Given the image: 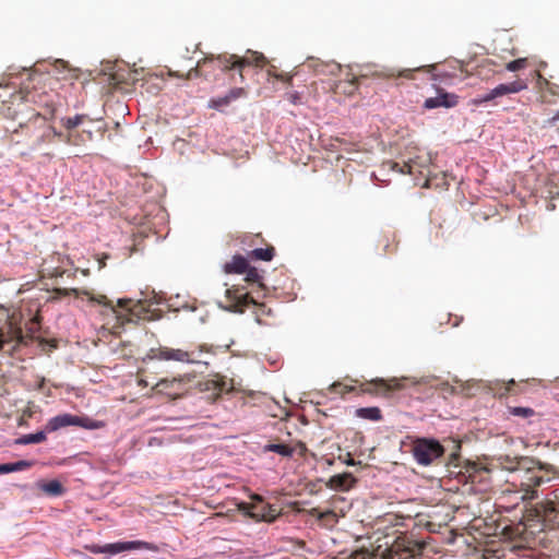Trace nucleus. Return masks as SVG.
I'll return each instance as SVG.
<instances>
[{"mask_svg":"<svg viewBox=\"0 0 559 559\" xmlns=\"http://www.w3.org/2000/svg\"><path fill=\"white\" fill-rule=\"evenodd\" d=\"M226 306L225 308L233 312H243L250 305L258 306L257 320L260 323V314H271V309L264 305H258L243 287L231 286L225 292Z\"/></svg>","mask_w":559,"mask_h":559,"instance_id":"nucleus-8","label":"nucleus"},{"mask_svg":"<svg viewBox=\"0 0 559 559\" xmlns=\"http://www.w3.org/2000/svg\"><path fill=\"white\" fill-rule=\"evenodd\" d=\"M527 60L525 58H519L507 63L506 69L515 72L526 67Z\"/></svg>","mask_w":559,"mask_h":559,"instance_id":"nucleus-40","label":"nucleus"},{"mask_svg":"<svg viewBox=\"0 0 559 559\" xmlns=\"http://www.w3.org/2000/svg\"><path fill=\"white\" fill-rule=\"evenodd\" d=\"M399 171L402 174H412V166L409 164H404L403 167L399 168Z\"/></svg>","mask_w":559,"mask_h":559,"instance_id":"nucleus-49","label":"nucleus"},{"mask_svg":"<svg viewBox=\"0 0 559 559\" xmlns=\"http://www.w3.org/2000/svg\"><path fill=\"white\" fill-rule=\"evenodd\" d=\"M425 548L426 544L424 542H418L411 535L402 534L382 554L381 559H412L421 555Z\"/></svg>","mask_w":559,"mask_h":559,"instance_id":"nucleus-7","label":"nucleus"},{"mask_svg":"<svg viewBox=\"0 0 559 559\" xmlns=\"http://www.w3.org/2000/svg\"><path fill=\"white\" fill-rule=\"evenodd\" d=\"M307 451V445L299 440H292L288 443L270 442L262 448L263 453L274 452L283 457H292L294 453H297L300 457H304Z\"/></svg>","mask_w":559,"mask_h":559,"instance_id":"nucleus-15","label":"nucleus"},{"mask_svg":"<svg viewBox=\"0 0 559 559\" xmlns=\"http://www.w3.org/2000/svg\"><path fill=\"white\" fill-rule=\"evenodd\" d=\"M199 391L204 394V399L215 402L223 394L234 390L231 380L221 374H214L210 378L201 380L198 384Z\"/></svg>","mask_w":559,"mask_h":559,"instance_id":"nucleus-13","label":"nucleus"},{"mask_svg":"<svg viewBox=\"0 0 559 559\" xmlns=\"http://www.w3.org/2000/svg\"><path fill=\"white\" fill-rule=\"evenodd\" d=\"M168 73L170 76H175V78H183L185 76L183 74L179 73V71L169 70Z\"/></svg>","mask_w":559,"mask_h":559,"instance_id":"nucleus-51","label":"nucleus"},{"mask_svg":"<svg viewBox=\"0 0 559 559\" xmlns=\"http://www.w3.org/2000/svg\"><path fill=\"white\" fill-rule=\"evenodd\" d=\"M150 546L146 542L142 540H133V542H118L112 544H106V545H92L88 546L87 549L92 554H110L116 555L119 552L128 551V550H134V549H148Z\"/></svg>","mask_w":559,"mask_h":559,"instance_id":"nucleus-16","label":"nucleus"},{"mask_svg":"<svg viewBox=\"0 0 559 559\" xmlns=\"http://www.w3.org/2000/svg\"><path fill=\"white\" fill-rule=\"evenodd\" d=\"M496 99L495 96H493V92L492 90L484 95H479L478 97L474 98L472 100V103L476 106L478 105H481V104H485V103H489L491 100Z\"/></svg>","mask_w":559,"mask_h":559,"instance_id":"nucleus-42","label":"nucleus"},{"mask_svg":"<svg viewBox=\"0 0 559 559\" xmlns=\"http://www.w3.org/2000/svg\"><path fill=\"white\" fill-rule=\"evenodd\" d=\"M2 90H3V85L0 83V102H1L2 104H8V105H7V107H8V106H10V99H9V100H7V99L4 98V97H5V95H3Z\"/></svg>","mask_w":559,"mask_h":559,"instance_id":"nucleus-50","label":"nucleus"},{"mask_svg":"<svg viewBox=\"0 0 559 559\" xmlns=\"http://www.w3.org/2000/svg\"><path fill=\"white\" fill-rule=\"evenodd\" d=\"M329 511H334L340 518H344L352 508V503L345 497L334 495L329 499Z\"/></svg>","mask_w":559,"mask_h":559,"instance_id":"nucleus-24","label":"nucleus"},{"mask_svg":"<svg viewBox=\"0 0 559 559\" xmlns=\"http://www.w3.org/2000/svg\"><path fill=\"white\" fill-rule=\"evenodd\" d=\"M56 71L61 74L58 79L73 81L79 78V71L76 69L68 68V64L63 60H57L53 64Z\"/></svg>","mask_w":559,"mask_h":559,"instance_id":"nucleus-27","label":"nucleus"},{"mask_svg":"<svg viewBox=\"0 0 559 559\" xmlns=\"http://www.w3.org/2000/svg\"><path fill=\"white\" fill-rule=\"evenodd\" d=\"M417 70H420V68H417V69H405V70H402L397 73H395L393 70H390L388 72L384 73V76L385 78H395V76H401V78H405V79H414V72L417 71Z\"/></svg>","mask_w":559,"mask_h":559,"instance_id":"nucleus-38","label":"nucleus"},{"mask_svg":"<svg viewBox=\"0 0 559 559\" xmlns=\"http://www.w3.org/2000/svg\"><path fill=\"white\" fill-rule=\"evenodd\" d=\"M229 104H230V102L228 99L227 94L225 96H221V97L211 99V107L216 108V109H219Z\"/></svg>","mask_w":559,"mask_h":559,"instance_id":"nucleus-43","label":"nucleus"},{"mask_svg":"<svg viewBox=\"0 0 559 559\" xmlns=\"http://www.w3.org/2000/svg\"><path fill=\"white\" fill-rule=\"evenodd\" d=\"M85 116L83 115H76L74 117H68L62 119V126L69 131V132H75L74 129L80 126Z\"/></svg>","mask_w":559,"mask_h":559,"instance_id":"nucleus-34","label":"nucleus"},{"mask_svg":"<svg viewBox=\"0 0 559 559\" xmlns=\"http://www.w3.org/2000/svg\"><path fill=\"white\" fill-rule=\"evenodd\" d=\"M412 453L420 465H430L444 454L443 445L428 438H417L412 444Z\"/></svg>","mask_w":559,"mask_h":559,"instance_id":"nucleus-11","label":"nucleus"},{"mask_svg":"<svg viewBox=\"0 0 559 559\" xmlns=\"http://www.w3.org/2000/svg\"><path fill=\"white\" fill-rule=\"evenodd\" d=\"M154 353L153 357L159 360H175L187 364H205V355L214 354L213 347L206 344L191 346L189 349L159 347Z\"/></svg>","mask_w":559,"mask_h":559,"instance_id":"nucleus-6","label":"nucleus"},{"mask_svg":"<svg viewBox=\"0 0 559 559\" xmlns=\"http://www.w3.org/2000/svg\"><path fill=\"white\" fill-rule=\"evenodd\" d=\"M44 79L43 74L28 72L27 83L24 82L17 92L10 94V106L3 109L4 115L13 120L24 114H32L27 124L21 123V128L27 131H32L37 121L51 120L59 105L57 93L38 86Z\"/></svg>","mask_w":559,"mask_h":559,"instance_id":"nucleus-1","label":"nucleus"},{"mask_svg":"<svg viewBox=\"0 0 559 559\" xmlns=\"http://www.w3.org/2000/svg\"><path fill=\"white\" fill-rule=\"evenodd\" d=\"M359 380L350 379L349 383L345 382H334L330 386V391L335 394H340L341 396H344L347 393L355 392L358 394L359 388Z\"/></svg>","mask_w":559,"mask_h":559,"instance_id":"nucleus-26","label":"nucleus"},{"mask_svg":"<svg viewBox=\"0 0 559 559\" xmlns=\"http://www.w3.org/2000/svg\"><path fill=\"white\" fill-rule=\"evenodd\" d=\"M68 426H78L85 429L94 430L103 428L105 424L103 421L94 420L88 417H81L66 413L50 418L45 426V430L47 432H53Z\"/></svg>","mask_w":559,"mask_h":559,"instance_id":"nucleus-12","label":"nucleus"},{"mask_svg":"<svg viewBox=\"0 0 559 559\" xmlns=\"http://www.w3.org/2000/svg\"><path fill=\"white\" fill-rule=\"evenodd\" d=\"M83 294L87 296L90 301L105 307L106 312L111 313L120 325L147 318L148 309L145 302L141 300L120 298L117 304H114L106 295H94L86 290Z\"/></svg>","mask_w":559,"mask_h":559,"instance_id":"nucleus-3","label":"nucleus"},{"mask_svg":"<svg viewBox=\"0 0 559 559\" xmlns=\"http://www.w3.org/2000/svg\"><path fill=\"white\" fill-rule=\"evenodd\" d=\"M321 69L317 68V72H324V68L328 69V72L331 74H335L340 71V64L332 62V63H322L319 66Z\"/></svg>","mask_w":559,"mask_h":559,"instance_id":"nucleus-44","label":"nucleus"},{"mask_svg":"<svg viewBox=\"0 0 559 559\" xmlns=\"http://www.w3.org/2000/svg\"><path fill=\"white\" fill-rule=\"evenodd\" d=\"M71 290L75 294V296H78V295H79V290H78V289L73 288V289H71Z\"/></svg>","mask_w":559,"mask_h":559,"instance_id":"nucleus-56","label":"nucleus"},{"mask_svg":"<svg viewBox=\"0 0 559 559\" xmlns=\"http://www.w3.org/2000/svg\"><path fill=\"white\" fill-rule=\"evenodd\" d=\"M345 463H346L347 465H349V466H353V465H355V464H356V463H355V461H354L353 459H350V457H349L347 461H345Z\"/></svg>","mask_w":559,"mask_h":559,"instance_id":"nucleus-52","label":"nucleus"},{"mask_svg":"<svg viewBox=\"0 0 559 559\" xmlns=\"http://www.w3.org/2000/svg\"><path fill=\"white\" fill-rule=\"evenodd\" d=\"M307 513L314 518L319 525L332 530L336 526L338 523V520L341 519L338 515L334 513V511H329L328 509L324 511H321L319 508H312L307 511Z\"/></svg>","mask_w":559,"mask_h":559,"instance_id":"nucleus-20","label":"nucleus"},{"mask_svg":"<svg viewBox=\"0 0 559 559\" xmlns=\"http://www.w3.org/2000/svg\"><path fill=\"white\" fill-rule=\"evenodd\" d=\"M243 274H246V277H245L246 282L252 283V284L258 283L259 286H262L261 275L259 274V272L255 267H251L248 265V269Z\"/></svg>","mask_w":559,"mask_h":559,"instance_id":"nucleus-37","label":"nucleus"},{"mask_svg":"<svg viewBox=\"0 0 559 559\" xmlns=\"http://www.w3.org/2000/svg\"><path fill=\"white\" fill-rule=\"evenodd\" d=\"M509 413L513 416L528 418L535 415V411L531 407H510Z\"/></svg>","mask_w":559,"mask_h":559,"instance_id":"nucleus-36","label":"nucleus"},{"mask_svg":"<svg viewBox=\"0 0 559 559\" xmlns=\"http://www.w3.org/2000/svg\"><path fill=\"white\" fill-rule=\"evenodd\" d=\"M185 384L183 378L162 379L153 386V391L171 399H177L183 394L186 390Z\"/></svg>","mask_w":559,"mask_h":559,"instance_id":"nucleus-17","label":"nucleus"},{"mask_svg":"<svg viewBox=\"0 0 559 559\" xmlns=\"http://www.w3.org/2000/svg\"><path fill=\"white\" fill-rule=\"evenodd\" d=\"M84 139H81V136L76 132H68L66 142L71 145H80L84 143Z\"/></svg>","mask_w":559,"mask_h":559,"instance_id":"nucleus-45","label":"nucleus"},{"mask_svg":"<svg viewBox=\"0 0 559 559\" xmlns=\"http://www.w3.org/2000/svg\"><path fill=\"white\" fill-rule=\"evenodd\" d=\"M248 265V260L245 257L236 254L229 262L225 263L224 271L228 274H243Z\"/></svg>","mask_w":559,"mask_h":559,"instance_id":"nucleus-25","label":"nucleus"},{"mask_svg":"<svg viewBox=\"0 0 559 559\" xmlns=\"http://www.w3.org/2000/svg\"><path fill=\"white\" fill-rule=\"evenodd\" d=\"M358 90L357 79H353L349 81H341L335 85V91L337 93H343L346 95H353Z\"/></svg>","mask_w":559,"mask_h":559,"instance_id":"nucleus-31","label":"nucleus"},{"mask_svg":"<svg viewBox=\"0 0 559 559\" xmlns=\"http://www.w3.org/2000/svg\"><path fill=\"white\" fill-rule=\"evenodd\" d=\"M358 388V395L388 396L391 392L401 390L403 384L397 379L384 380L378 378L366 382L359 381Z\"/></svg>","mask_w":559,"mask_h":559,"instance_id":"nucleus-14","label":"nucleus"},{"mask_svg":"<svg viewBox=\"0 0 559 559\" xmlns=\"http://www.w3.org/2000/svg\"><path fill=\"white\" fill-rule=\"evenodd\" d=\"M47 439L46 430L38 431L36 433L24 435L16 440L17 444H31V443H40Z\"/></svg>","mask_w":559,"mask_h":559,"instance_id":"nucleus-32","label":"nucleus"},{"mask_svg":"<svg viewBox=\"0 0 559 559\" xmlns=\"http://www.w3.org/2000/svg\"><path fill=\"white\" fill-rule=\"evenodd\" d=\"M0 474H2V464H0Z\"/></svg>","mask_w":559,"mask_h":559,"instance_id":"nucleus-57","label":"nucleus"},{"mask_svg":"<svg viewBox=\"0 0 559 559\" xmlns=\"http://www.w3.org/2000/svg\"><path fill=\"white\" fill-rule=\"evenodd\" d=\"M356 416L372 421H379L382 419L381 409L377 406L357 408Z\"/></svg>","mask_w":559,"mask_h":559,"instance_id":"nucleus-28","label":"nucleus"},{"mask_svg":"<svg viewBox=\"0 0 559 559\" xmlns=\"http://www.w3.org/2000/svg\"><path fill=\"white\" fill-rule=\"evenodd\" d=\"M357 483V479L350 473H343L333 475L326 481V487L332 490H341L348 491L350 490Z\"/></svg>","mask_w":559,"mask_h":559,"instance_id":"nucleus-19","label":"nucleus"},{"mask_svg":"<svg viewBox=\"0 0 559 559\" xmlns=\"http://www.w3.org/2000/svg\"><path fill=\"white\" fill-rule=\"evenodd\" d=\"M40 489L48 496L58 497L64 493V487L59 480H50L40 485Z\"/></svg>","mask_w":559,"mask_h":559,"instance_id":"nucleus-29","label":"nucleus"},{"mask_svg":"<svg viewBox=\"0 0 559 559\" xmlns=\"http://www.w3.org/2000/svg\"><path fill=\"white\" fill-rule=\"evenodd\" d=\"M537 467H526L523 476L520 477V483L516 485L515 481L512 486L516 487L514 493L519 495L518 499L521 501L533 500L536 498V488L550 480L545 478L540 473L546 471L547 473H555V467L549 464H543L537 462Z\"/></svg>","mask_w":559,"mask_h":559,"instance_id":"nucleus-5","label":"nucleus"},{"mask_svg":"<svg viewBox=\"0 0 559 559\" xmlns=\"http://www.w3.org/2000/svg\"><path fill=\"white\" fill-rule=\"evenodd\" d=\"M246 95L247 92L243 87H234L227 93L230 103Z\"/></svg>","mask_w":559,"mask_h":559,"instance_id":"nucleus-41","label":"nucleus"},{"mask_svg":"<svg viewBox=\"0 0 559 559\" xmlns=\"http://www.w3.org/2000/svg\"><path fill=\"white\" fill-rule=\"evenodd\" d=\"M457 104V96L455 94H450L444 92L443 90L438 91V95L436 97H429L424 103V108L426 109H435L439 107L452 108Z\"/></svg>","mask_w":559,"mask_h":559,"instance_id":"nucleus-18","label":"nucleus"},{"mask_svg":"<svg viewBox=\"0 0 559 559\" xmlns=\"http://www.w3.org/2000/svg\"><path fill=\"white\" fill-rule=\"evenodd\" d=\"M29 466H31V463L27 461H19L15 463L2 464V474L26 469Z\"/></svg>","mask_w":559,"mask_h":559,"instance_id":"nucleus-35","label":"nucleus"},{"mask_svg":"<svg viewBox=\"0 0 559 559\" xmlns=\"http://www.w3.org/2000/svg\"><path fill=\"white\" fill-rule=\"evenodd\" d=\"M28 336L8 314H0V350L13 352L20 344H27Z\"/></svg>","mask_w":559,"mask_h":559,"instance_id":"nucleus-9","label":"nucleus"},{"mask_svg":"<svg viewBox=\"0 0 559 559\" xmlns=\"http://www.w3.org/2000/svg\"><path fill=\"white\" fill-rule=\"evenodd\" d=\"M399 167V164L397 163H393L392 164V169H396Z\"/></svg>","mask_w":559,"mask_h":559,"instance_id":"nucleus-54","label":"nucleus"},{"mask_svg":"<svg viewBox=\"0 0 559 559\" xmlns=\"http://www.w3.org/2000/svg\"><path fill=\"white\" fill-rule=\"evenodd\" d=\"M522 469H524V467H518V468H515L514 471H515L516 473H520V472H522Z\"/></svg>","mask_w":559,"mask_h":559,"instance_id":"nucleus-55","label":"nucleus"},{"mask_svg":"<svg viewBox=\"0 0 559 559\" xmlns=\"http://www.w3.org/2000/svg\"><path fill=\"white\" fill-rule=\"evenodd\" d=\"M111 80H112L111 84L115 86H118L122 82V74L116 73V74L111 75Z\"/></svg>","mask_w":559,"mask_h":559,"instance_id":"nucleus-47","label":"nucleus"},{"mask_svg":"<svg viewBox=\"0 0 559 559\" xmlns=\"http://www.w3.org/2000/svg\"><path fill=\"white\" fill-rule=\"evenodd\" d=\"M523 390L521 388V383H516L513 379L508 381L504 385V392L501 393L502 395L507 394H520Z\"/></svg>","mask_w":559,"mask_h":559,"instance_id":"nucleus-39","label":"nucleus"},{"mask_svg":"<svg viewBox=\"0 0 559 559\" xmlns=\"http://www.w3.org/2000/svg\"><path fill=\"white\" fill-rule=\"evenodd\" d=\"M275 249L272 246L266 248H258L249 252V258L253 260L271 261L274 257Z\"/></svg>","mask_w":559,"mask_h":559,"instance_id":"nucleus-30","label":"nucleus"},{"mask_svg":"<svg viewBox=\"0 0 559 559\" xmlns=\"http://www.w3.org/2000/svg\"><path fill=\"white\" fill-rule=\"evenodd\" d=\"M139 384L142 385V386H147L148 385V383L145 380H143V379H139Z\"/></svg>","mask_w":559,"mask_h":559,"instance_id":"nucleus-53","label":"nucleus"},{"mask_svg":"<svg viewBox=\"0 0 559 559\" xmlns=\"http://www.w3.org/2000/svg\"><path fill=\"white\" fill-rule=\"evenodd\" d=\"M286 99L293 105L301 104V94L299 92L293 91L285 94Z\"/></svg>","mask_w":559,"mask_h":559,"instance_id":"nucleus-46","label":"nucleus"},{"mask_svg":"<svg viewBox=\"0 0 559 559\" xmlns=\"http://www.w3.org/2000/svg\"><path fill=\"white\" fill-rule=\"evenodd\" d=\"M217 63L222 72L238 70L240 81L245 80L242 70L246 67L264 68L267 64L265 56L258 51L248 50L245 56L234 53H219L217 58H209L199 64L203 67L209 63Z\"/></svg>","mask_w":559,"mask_h":559,"instance_id":"nucleus-4","label":"nucleus"},{"mask_svg":"<svg viewBox=\"0 0 559 559\" xmlns=\"http://www.w3.org/2000/svg\"><path fill=\"white\" fill-rule=\"evenodd\" d=\"M559 120V110L556 112V115L554 117H551L550 119H548L546 121V126H554L557 121Z\"/></svg>","mask_w":559,"mask_h":559,"instance_id":"nucleus-48","label":"nucleus"},{"mask_svg":"<svg viewBox=\"0 0 559 559\" xmlns=\"http://www.w3.org/2000/svg\"><path fill=\"white\" fill-rule=\"evenodd\" d=\"M527 87V84L523 80H515L510 83L499 84L492 88L495 98L502 97L508 94L519 93Z\"/></svg>","mask_w":559,"mask_h":559,"instance_id":"nucleus-23","label":"nucleus"},{"mask_svg":"<svg viewBox=\"0 0 559 559\" xmlns=\"http://www.w3.org/2000/svg\"><path fill=\"white\" fill-rule=\"evenodd\" d=\"M251 499L252 502H237V510L258 522H272L276 519L278 511L275 507L264 502L259 495H253Z\"/></svg>","mask_w":559,"mask_h":559,"instance_id":"nucleus-10","label":"nucleus"},{"mask_svg":"<svg viewBox=\"0 0 559 559\" xmlns=\"http://www.w3.org/2000/svg\"><path fill=\"white\" fill-rule=\"evenodd\" d=\"M56 136L62 138L63 134L61 132L56 131V129L51 126H44L40 132L34 134V139L29 142L28 146L31 150H37L44 143L53 142V139Z\"/></svg>","mask_w":559,"mask_h":559,"instance_id":"nucleus-21","label":"nucleus"},{"mask_svg":"<svg viewBox=\"0 0 559 559\" xmlns=\"http://www.w3.org/2000/svg\"><path fill=\"white\" fill-rule=\"evenodd\" d=\"M219 55H209V56H205L203 59L199 60L195 64V67L191 68L187 75L185 76L186 79H191V78H199V76H205V78H210L213 72L215 70H219V67L218 64L215 62V63H209V64H205L203 67H200L199 64H201L202 61L209 59V58H217Z\"/></svg>","mask_w":559,"mask_h":559,"instance_id":"nucleus-22","label":"nucleus"},{"mask_svg":"<svg viewBox=\"0 0 559 559\" xmlns=\"http://www.w3.org/2000/svg\"><path fill=\"white\" fill-rule=\"evenodd\" d=\"M266 74H267L269 79L274 78V79H276L278 81H282V82L286 83L288 86L292 85L293 75L289 74V73L277 72L276 67L273 66V64H270L267 67Z\"/></svg>","mask_w":559,"mask_h":559,"instance_id":"nucleus-33","label":"nucleus"},{"mask_svg":"<svg viewBox=\"0 0 559 559\" xmlns=\"http://www.w3.org/2000/svg\"><path fill=\"white\" fill-rule=\"evenodd\" d=\"M546 527L559 528V488L551 490L543 501L527 509L522 521L512 530L520 538L519 547L532 548L536 535Z\"/></svg>","mask_w":559,"mask_h":559,"instance_id":"nucleus-2","label":"nucleus"}]
</instances>
